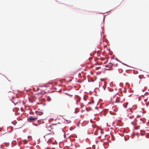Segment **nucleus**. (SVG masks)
I'll return each mask as SVG.
<instances>
[{
  "instance_id": "nucleus-5",
  "label": "nucleus",
  "mask_w": 149,
  "mask_h": 149,
  "mask_svg": "<svg viewBox=\"0 0 149 149\" xmlns=\"http://www.w3.org/2000/svg\"><path fill=\"white\" fill-rule=\"evenodd\" d=\"M66 94H67V95H68L66 97V98L67 101H69L70 100L69 98L68 95L66 93Z\"/></svg>"
},
{
  "instance_id": "nucleus-20",
  "label": "nucleus",
  "mask_w": 149,
  "mask_h": 149,
  "mask_svg": "<svg viewBox=\"0 0 149 149\" xmlns=\"http://www.w3.org/2000/svg\"><path fill=\"white\" fill-rule=\"evenodd\" d=\"M64 136H65V134H64Z\"/></svg>"
},
{
  "instance_id": "nucleus-16",
  "label": "nucleus",
  "mask_w": 149,
  "mask_h": 149,
  "mask_svg": "<svg viewBox=\"0 0 149 149\" xmlns=\"http://www.w3.org/2000/svg\"><path fill=\"white\" fill-rule=\"evenodd\" d=\"M79 101H80V100H77V102H79Z\"/></svg>"
},
{
  "instance_id": "nucleus-15",
  "label": "nucleus",
  "mask_w": 149,
  "mask_h": 149,
  "mask_svg": "<svg viewBox=\"0 0 149 149\" xmlns=\"http://www.w3.org/2000/svg\"><path fill=\"white\" fill-rule=\"evenodd\" d=\"M107 61H106V62H104V63H103V64H105L107 63Z\"/></svg>"
},
{
  "instance_id": "nucleus-13",
  "label": "nucleus",
  "mask_w": 149,
  "mask_h": 149,
  "mask_svg": "<svg viewBox=\"0 0 149 149\" xmlns=\"http://www.w3.org/2000/svg\"><path fill=\"white\" fill-rule=\"evenodd\" d=\"M148 100V98H147L144 101H145V102H146L147 100Z\"/></svg>"
},
{
  "instance_id": "nucleus-10",
  "label": "nucleus",
  "mask_w": 149,
  "mask_h": 149,
  "mask_svg": "<svg viewBox=\"0 0 149 149\" xmlns=\"http://www.w3.org/2000/svg\"><path fill=\"white\" fill-rule=\"evenodd\" d=\"M31 138V136H28V138L29 139H30V138Z\"/></svg>"
},
{
  "instance_id": "nucleus-21",
  "label": "nucleus",
  "mask_w": 149,
  "mask_h": 149,
  "mask_svg": "<svg viewBox=\"0 0 149 149\" xmlns=\"http://www.w3.org/2000/svg\"><path fill=\"white\" fill-rule=\"evenodd\" d=\"M113 65H114V64H113ZM113 66H115L114 65H113Z\"/></svg>"
},
{
  "instance_id": "nucleus-6",
  "label": "nucleus",
  "mask_w": 149,
  "mask_h": 149,
  "mask_svg": "<svg viewBox=\"0 0 149 149\" xmlns=\"http://www.w3.org/2000/svg\"><path fill=\"white\" fill-rule=\"evenodd\" d=\"M115 102L116 103L118 102H119V103H122L120 101L118 100H117V99L116 100V101H115Z\"/></svg>"
},
{
  "instance_id": "nucleus-12",
  "label": "nucleus",
  "mask_w": 149,
  "mask_h": 149,
  "mask_svg": "<svg viewBox=\"0 0 149 149\" xmlns=\"http://www.w3.org/2000/svg\"><path fill=\"white\" fill-rule=\"evenodd\" d=\"M104 59H105V58H101V60H102V61H103V60H104Z\"/></svg>"
},
{
  "instance_id": "nucleus-4",
  "label": "nucleus",
  "mask_w": 149,
  "mask_h": 149,
  "mask_svg": "<svg viewBox=\"0 0 149 149\" xmlns=\"http://www.w3.org/2000/svg\"><path fill=\"white\" fill-rule=\"evenodd\" d=\"M127 103H124L123 104V105L124 107L125 108H126L127 107Z\"/></svg>"
},
{
  "instance_id": "nucleus-9",
  "label": "nucleus",
  "mask_w": 149,
  "mask_h": 149,
  "mask_svg": "<svg viewBox=\"0 0 149 149\" xmlns=\"http://www.w3.org/2000/svg\"><path fill=\"white\" fill-rule=\"evenodd\" d=\"M144 134V132H143V133L142 132H141V135H143Z\"/></svg>"
},
{
  "instance_id": "nucleus-19",
  "label": "nucleus",
  "mask_w": 149,
  "mask_h": 149,
  "mask_svg": "<svg viewBox=\"0 0 149 149\" xmlns=\"http://www.w3.org/2000/svg\"><path fill=\"white\" fill-rule=\"evenodd\" d=\"M115 62H117L116 61V60H115Z\"/></svg>"
},
{
  "instance_id": "nucleus-1",
  "label": "nucleus",
  "mask_w": 149,
  "mask_h": 149,
  "mask_svg": "<svg viewBox=\"0 0 149 149\" xmlns=\"http://www.w3.org/2000/svg\"><path fill=\"white\" fill-rule=\"evenodd\" d=\"M38 118L37 117H35L33 118L31 116H29L28 119V120L29 122H33L34 121H36L37 120Z\"/></svg>"
},
{
  "instance_id": "nucleus-2",
  "label": "nucleus",
  "mask_w": 149,
  "mask_h": 149,
  "mask_svg": "<svg viewBox=\"0 0 149 149\" xmlns=\"http://www.w3.org/2000/svg\"><path fill=\"white\" fill-rule=\"evenodd\" d=\"M113 64L110 63H109L107 65H106L105 66L106 67L108 68H109L107 69V70H110V69L112 68Z\"/></svg>"
},
{
  "instance_id": "nucleus-17",
  "label": "nucleus",
  "mask_w": 149,
  "mask_h": 149,
  "mask_svg": "<svg viewBox=\"0 0 149 149\" xmlns=\"http://www.w3.org/2000/svg\"><path fill=\"white\" fill-rule=\"evenodd\" d=\"M38 113V112H36V114H39V113Z\"/></svg>"
},
{
  "instance_id": "nucleus-14",
  "label": "nucleus",
  "mask_w": 149,
  "mask_h": 149,
  "mask_svg": "<svg viewBox=\"0 0 149 149\" xmlns=\"http://www.w3.org/2000/svg\"><path fill=\"white\" fill-rule=\"evenodd\" d=\"M71 81V79H70L69 81H67V82L70 81Z\"/></svg>"
},
{
  "instance_id": "nucleus-11",
  "label": "nucleus",
  "mask_w": 149,
  "mask_h": 149,
  "mask_svg": "<svg viewBox=\"0 0 149 149\" xmlns=\"http://www.w3.org/2000/svg\"><path fill=\"white\" fill-rule=\"evenodd\" d=\"M147 138H149V134H147Z\"/></svg>"
},
{
  "instance_id": "nucleus-18",
  "label": "nucleus",
  "mask_w": 149,
  "mask_h": 149,
  "mask_svg": "<svg viewBox=\"0 0 149 149\" xmlns=\"http://www.w3.org/2000/svg\"><path fill=\"white\" fill-rule=\"evenodd\" d=\"M70 96L71 97H72V95H70Z\"/></svg>"
},
{
  "instance_id": "nucleus-8",
  "label": "nucleus",
  "mask_w": 149,
  "mask_h": 149,
  "mask_svg": "<svg viewBox=\"0 0 149 149\" xmlns=\"http://www.w3.org/2000/svg\"><path fill=\"white\" fill-rule=\"evenodd\" d=\"M134 129L135 130H138L139 129L138 127H134Z\"/></svg>"
},
{
  "instance_id": "nucleus-3",
  "label": "nucleus",
  "mask_w": 149,
  "mask_h": 149,
  "mask_svg": "<svg viewBox=\"0 0 149 149\" xmlns=\"http://www.w3.org/2000/svg\"><path fill=\"white\" fill-rule=\"evenodd\" d=\"M51 134H52L51 133H49V134H47V135H46L45 136L46 138H48L50 137L49 135H51Z\"/></svg>"
},
{
  "instance_id": "nucleus-7",
  "label": "nucleus",
  "mask_w": 149,
  "mask_h": 149,
  "mask_svg": "<svg viewBox=\"0 0 149 149\" xmlns=\"http://www.w3.org/2000/svg\"><path fill=\"white\" fill-rule=\"evenodd\" d=\"M66 120V121L67 122V123H70L71 122V121L70 120Z\"/></svg>"
}]
</instances>
